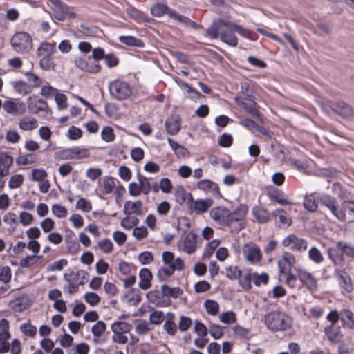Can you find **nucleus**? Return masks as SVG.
<instances>
[{
  "label": "nucleus",
  "instance_id": "2",
  "mask_svg": "<svg viewBox=\"0 0 354 354\" xmlns=\"http://www.w3.org/2000/svg\"><path fill=\"white\" fill-rule=\"evenodd\" d=\"M104 50L101 48H95L93 50L91 56L88 57L77 56L75 59V64L82 71L90 73H97L101 69L98 61L104 59Z\"/></svg>",
  "mask_w": 354,
  "mask_h": 354
},
{
  "label": "nucleus",
  "instance_id": "9",
  "mask_svg": "<svg viewBox=\"0 0 354 354\" xmlns=\"http://www.w3.org/2000/svg\"><path fill=\"white\" fill-rule=\"evenodd\" d=\"M196 235L190 232L182 236L177 243L178 249L188 254L194 253L197 248Z\"/></svg>",
  "mask_w": 354,
  "mask_h": 354
},
{
  "label": "nucleus",
  "instance_id": "32",
  "mask_svg": "<svg viewBox=\"0 0 354 354\" xmlns=\"http://www.w3.org/2000/svg\"><path fill=\"white\" fill-rule=\"evenodd\" d=\"M41 255H28L25 258H22L19 261V266L23 268H29L36 265L43 259Z\"/></svg>",
  "mask_w": 354,
  "mask_h": 354
},
{
  "label": "nucleus",
  "instance_id": "3",
  "mask_svg": "<svg viewBox=\"0 0 354 354\" xmlns=\"http://www.w3.org/2000/svg\"><path fill=\"white\" fill-rule=\"evenodd\" d=\"M262 320L267 328L272 331L286 330L291 327L292 323L290 316L279 310H274L265 315Z\"/></svg>",
  "mask_w": 354,
  "mask_h": 354
},
{
  "label": "nucleus",
  "instance_id": "18",
  "mask_svg": "<svg viewBox=\"0 0 354 354\" xmlns=\"http://www.w3.org/2000/svg\"><path fill=\"white\" fill-rule=\"evenodd\" d=\"M4 111L12 115H23L26 108L25 104L21 102H15L12 100H6L3 104Z\"/></svg>",
  "mask_w": 354,
  "mask_h": 354
},
{
  "label": "nucleus",
  "instance_id": "19",
  "mask_svg": "<svg viewBox=\"0 0 354 354\" xmlns=\"http://www.w3.org/2000/svg\"><path fill=\"white\" fill-rule=\"evenodd\" d=\"M196 187L198 189L210 194L213 196L221 195L218 184L210 180L204 179L199 180L196 184Z\"/></svg>",
  "mask_w": 354,
  "mask_h": 354
},
{
  "label": "nucleus",
  "instance_id": "26",
  "mask_svg": "<svg viewBox=\"0 0 354 354\" xmlns=\"http://www.w3.org/2000/svg\"><path fill=\"white\" fill-rule=\"evenodd\" d=\"M335 275L337 277L339 286L346 292H351L353 290V284L349 274L340 270H335Z\"/></svg>",
  "mask_w": 354,
  "mask_h": 354
},
{
  "label": "nucleus",
  "instance_id": "56",
  "mask_svg": "<svg viewBox=\"0 0 354 354\" xmlns=\"http://www.w3.org/2000/svg\"><path fill=\"white\" fill-rule=\"evenodd\" d=\"M336 246L339 250H341L346 256L354 259V246L348 245L346 243L339 241L337 243Z\"/></svg>",
  "mask_w": 354,
  "mask_h": 354
},
{
  "label": "nucleus",
  "instance_id": "4",
  "mask_svg": "<svg viewBox=\"0 0 354 354\" xmlns=\"http://www.w3.org/2000/svg\"><path fill=\"white\" fill-rule=\"evenodd\" d=\"M223 26L233 28L234 30L240 35L251 39V32L248 30L238 24L227 21L223 19L214 20L212 25L206 30L205 35L212 39L218 38V30Z\"/></svg>",
  "mask_w": 354,
  "mask_h": 354
},
{
  "label": "nucleus",
  "instance_id": "48",
  "mask_svg": "<svg viewBox=\"0 0 354 354\" xmlns=\"http://www.w3.org/2000/svg\"><path fill=\"white\" fill-rule=\"evenodd\" d=\"M97 247L105 254H110L113 250V243L109 239H103L97 242Z\"/></svg>",
  "mask_w": 354,
  "mask_h": 354
},
{
  "label": "nucleus",
  "instance_id": "1",
  "mask_svg": "<svg viewBox=\"0 0 354 354\" xmlns=\"http://www.w3.org/2000/svg\"><path fill=\"white\" fill-rule=\"evenodd\" d=\"M248 208L245 205H240L234 212H230L223 206L213 207L210 218L218 225L228 227L232 232H239L245 226V217Z\"/></svg>",
  "mask_w": 354,
  "mask_h": 354
},
{
  "label": "nucleus",
  "instance_id": "10",
  "mask_svg": "<svg viewBox=\"0 0 354 354\" xmlns=\"http://www.w3.org/2000/svg\"><path fill=\"white\" fill-rule=\"evenodd\" d=\"M48 174L44 169H34L31 171L29 178L32 181L39 183V189L41 193L48 192L50 184L47 179Z\"/></svg>",
  "mask_w": 354,
  "mask_h": 354
},
{
  "label": "nucleus",
  "instance_id": "13",
  "mask_svg": "<svg viewBox=\"0 0 354 354\" xmlns=\"http://www.w3.org/2000/svg\"><path fill=\"white\" fill-rule=\"evenodd\" d=\"M297 263L295 256L289 252L283 253L281 258L279 259L277 265L280 273L286 274L290 272L292 268Z\"/></svg>",
  "mask_w": 354,
  "mask_h": 354
},
{
  "label": "nucleus",
  "instance_id": "23",
  "mask_svg": "<svg viewBox=\"0 0 354 354\" xmlns=\"http://www.w3.org/2000/svg\"><path fill=\"white\" fill-rule=\"evenodd\" d=\"M13 158L6 152L0 153V177L4 178L10 174Z\"/></svg>",
  "mask_w": 354,
  "mask_h": 354
},
{
  "label": "nucleus",
  "instance_id": "49",
  "mask_svg": "<svg viewBox=\"0 0 354 354\" xmlns=\"http://www.w3.org/2000/svg\"><path fill=\"white\" fill-rule=\"evenodd\" d=\"M219 320L221 322L226 324L230 325L236 322V316L234 312L230 310L225 313H221L219 315Z\"/></svg>",
  "mask_w": 354,
  "mask_h": 354
},
{
  "label": "nucleus",
  "instance_id": "6",
  "mask_svg": "<svg viewBox=\"0 0 354 354\" xmlns=\"http://www.w3.org/2000/svg\"><path fill=\"white\" fill-rule=\"evenodd\" d=\"M110 95L117 100H123L129 98L132 94V88L126 81L115 79L109 84Z\"/></svg>",
  "mask_w": 354,
  "mask_h": 354
},
{
  "label": "nucleus",
  "instance_id": "27",
  "mask_svg": "<svg viewBox=\"0 0 354 354\" xmlns=\"http://www.w3.org/2000/svg\"><path fill=\"white\" fill-rule=\"evenodd\" d=\"M18 127L24 131H32L38 127L37 120L30 115H26L19 120Z\"/></svg>",
  "mask_w": 354,
  "mask_h": 354
},
{
  "label": "nucleus",
  "instance_id": "42",
  "mask_svg": "<svg viewBox=\"0 0 354 354\" xmlns=\"http://www.w3.org/2000/svg\"><path fill=\"white\" fill-rule=\"evenodd\" d=\"M340 319L349 328H354V314L348 309H344L340 312Z\"/></svg>",
  "mask_w": 354,
  "mask_h": 354
},
{
  "label": "nucleus",
  "instance_id": "53",
  "mask_svg": "<svg viewBox=\"0 0 354 354\" xmlns=\"http://www.w3.org/2000/svg\"><path fill=\"white\" fill-rule=\"evenodd\" d=\"M119 39L120 42L128 46L137 47H142L144 46L142 41L140 39L132 36H120Z\"/></svg>",
  "mask_w": 354,
  "mask_h": 354
},
{
  "label": "nucleus",
  "instance_id": "58",
  "mask_svg": "<svg viewBox=\"0 0 354 354\" xmlns=\"http://www.w3.org/2000/svg\"><path fill=\"white\" fill-rule=\"evenodd\" d=\"M52 213L59 218H64L67 216L68 210L59 204H54L51 207Z\"/></svg>",
  "mask_w": 354,
  "mask_h": 354
},
{
  "label": "nucleus",
  "instance_id": "28",
  "mask_svg": "<svg viewBox=\"0 0 354 354\" xmlns=\"http://www.w3.org/2000/svg\"><path fill=\"white\" fill-rule=\"evenodd\" d=\"M46 106V102L35 95L30 96L28 98V107L33 113H37L41 111L45 110Z\"/></svg>",
  "mask_w": 354,
  "mask_h": 354
},
{
  "label": "nucleus",
  "instance_id": "45",
  "mask_svg": "<svg viewBox=\"0 0 354 354\" xmlns=\"http://www.w3.org/2000/svg\"><path fill=\"white\" fill-rule=\"evenodd\" d=\"M252 213L260 223H266L270 219L268 212L263 207H256L252 209Z\"/></svg>",
  "mask_w": 354,
  "mask_h": 354
},
{
  "label": "nucleus",
  "instance_id": "36",
  "mask_svg": "<svg viewBox=\"0 0 354 354\" xmlns=\"http://www.w3.org/2000/svg\"><path fill=\"white\" fill-rule=\"evenodd\" d=\"M169 11H173V10L161 3L154 4L150 10L151 14L156 17H160L164 14H167L169 16Z\"/></svg>",
  "mask_w": 354,
  "mask_h": 354
},
{
  "label": "nucleus",
  "instance_id": "64",
  "mask_svg": "<svg viewBox=\"0 0 354 354\" xmlns=\"http://www.w3.org/2000/svg\"><path fill=\"white\" fill-rule=\"evenodd\" d=\"M159 187L161 192L164 194L171 193L173 189L172 183L168 178H161L159 181Z\"/></svg>",
  "mask_w": 354,
  "mask_h": 354
},
{
  "label": "nucleus",
  "instance_id": "22",
  "mask_svg": "<svg viewBox=\"0 0 354 354\" xmlns=\"http://www.w3.org/2000/svg\"><path fill=\"white\" fill-rule=\"evenodd\" d=\"M226 28L227 29L225 30H222V27L221 28L218 30V37L223 42L233 47L236 46L238 39L234 33L235 31L233 28L229 27Z\"/></svg>",
  "mask_w": 354,
  "mask_h": 354
},
{
  "label": "nucleus",
  "instance_id": "21",
  "mask_svg": "<svg viewBox=\"0 0 354 354\" xmlns=\"http://www.w3.org/2000/svg\"><path fill=\"white\" fill-rule=\"evenodd\" d=\"M31 305V301L27 296L22 295L11 300L8 306L15 312H22Z\"/></svg>",
  "mask_w": 354,
  "mask_h": 354
},
{
  "label": "nucleus",
  "instance_id": "54",
  "mask_svg": "<svg viewBox=\"0 0 354 354\" xmlns=\"http://www.w3.org/2000/svg\"><path fill=\"white\" fill-rule=\"evenodd\" d=\"M9 324L8 322L2 319L0 320V341H7L10 335L8 331Z\"/></svg>",
  "mask_w": 354,
  "mask_h": 354
},
{
  "label": "nucleus",
  "instance_id": "40",
  "mask_svg": "<svg viewBox=\"0 0 354 354\" xmlns=\"http://www.w3.org/2000/svg\"><path fill=\"white\" fill-rule=\"evenodd\" d=\"M174 315L173 313L167 314V319L163 325L165 331L171 335H174L176 333V325L174 322Z\"/></svg>",
  "mask_w": 354,
  "mask_h": 354
},
{
  "label": "nucleus",
  "instance_id": "33",
  "mask_svg": "<svg viewBox=\"0 0 354 354\" xmlns=\"http://www.w3.org/2000/svg\"><path fill=\"white\" fill-rule=\"evenodd\" d=\"M56 48L55 45L44 42L37 48V55L40 57H50V56L55 52Z\"/></svg>",
  "mask_w": 354,
  "mask_h": 354
},
{
  "label": "nucleus",
  "instance_id": "16",
  "mask_svg": "<svg viewBox=\"0 0 354 354\" xmlns=\"http://www.w3.org/2000/svg\"><path fill=\"white\" fill-rule=\"evenodd\" d=\"M234 101L237 105L240 106L252 115L258 116L259 113L257 110V104L253 99L250 97H242L239 95L234 98Z\"/></svg>",
  "mask_w": 354,
  "mask_h": 354
},
{
  "label": "nucleus",
  "instance_id": "29",
  "mask_svg": "<svg viewBox=\"0 0 354 354\" xmlns=\"http://www.w3.org/2000/svg\"><path fill=\"white\" fill-rule=\"evenodd\" d=\"M332 110L337 114L345 118H351L354 117V111L353 109L344 102H339L335 104L333 106Z\"/></svg>",
  "mask_w": 354,
  "mask_h": 354
},
{
  "label": "nucleus",
  "instance_id": "7",
  "mask_svg": "<svg viewBox=\"0 0 354 354\" xmlns=\"http://www.w3.org/2000/svg\"><path fill=\"white\" fill-rule=\"evenodd\" d=\"M11 46L18 53H27L32 48L31 37L26 32H17L12 35L10 39Z\"/></svg>",
  "mask_w": 354,
  "mask_h": 354
},
{
  "label": "nucleus",
  "instance_id": "30",
  "mask_svg": "<svg viewBox=\"0 0 354 354\" xmlns=\"http://www.w3.org/2000/svg\"><path fill=\"white\" fill-rule=\"evenodd\" d=\"M212 204L213 201L211 198L198 199L193 201V208L196 213L201 214L207 212Z\"/></svg>",
  "mask_w": 354,
  "mask_h": 354
},
{
  "label": "nucleus",
  "instance_id": "47",
  "mask_svg": "<svg viewBox=\"0 0 354 354\" xmlns=\"http://www.w3.org/2000/svg\"><path fill=\"white\" fill-rule=\"evenodd\" d=\"M187 195H188L191 198L192 194H187L185 189L182 186H177L175 188L174 190V196L176 198V201L178 204H183L187 198ZM193 201V199H192Z\"/></svg>",
  "mask_w": 354,
  "mask_h": 354
},
{
  "label": "nucleus",
  "instance_id": "63",
  "mask_svg": "<svg viewBox=\"0 0 354 354\" xmlns=\"http://www.w3.org/2000/svg\"><path fill=\"white\" fill-rule=\"evenodd\" d=\"M85 301L92 306H97L100 301V297L93 292H86L84 296Z\"/></svg>",
  "mask_w": 354,
  "mask_h": 354
},
{
  "label": "nucleus",
  "instance_id": "41",
  "mask_svg": "<svg viewBox=\"0 0 354 354\" xmlns=\"http://www.w3.org/2000/svg\"><path fill=\"white\" fill-rule=\"evenodd\" d=\"M161 289L164 295L169 299L170 297L177 298L183 293V290L178 287H170L167 285H162Z\"/></svg>",
  "mask_w": 354,
  "mask_h": 354
},
{
  "label": "nucleus",
  "instance_id": "51",
  "mask_svg": "<svg viewBox=\"0 0 354 354\" xmlns=\"http://www.w3.org/2000/svg\"><path fill=\"white\" fill-rule=\"evenodd\" d=\"M252 279V282L257 286H259L262 284H267L269 279V276L266 273L259 274L257 272H252L250 277Z\"/></svg>",
  "mask_w": 354,
  "mask_h": 354
},
{
  "label": "nucleus",
  "instance_id": "8",
  "mask_svg": "<svg viewBox=\"0 0 354 354\" xmlns=\"http://www.w3.org/2000/svg\"><path fill=\"white\" fill-rule=\"evenodd\" d=\"M242 254L245 259L251 264L260 263L263 257L260 248L252 241L243 245Z\"/></svg>",
  "mask_w": 354,
  "mask_h": 354
},
{
  "label": "nucleus",
  "instance_id": "20",
  "mask_svg": "<svg viewBox=\"0 0 354 354\" xmlns=\"http://www.w3.org/2000/svg\"><path fill=\"white\" fill-rule=\"evenodd\" d=\"M297 277L310 290L314 291L317 289V281L310 272L300 269L298 270Z\"/></svg>",
  "mask_w": 354,
  "mask_h": 354
},
{
  "label": "nucleus",
  "instance_id": "50",
  "mask_svg": "<svg viewBox=\"0 0 354 354\" xmlns=\"http://www.w3.org/2000/svg\"><path fill=\"white\" fill-rule=\"evenodd\" d=\"M204 306L205 308V310L207 313L209 315L215 316L218 313L219 311V304L218 302L214 301V300H206L204 302Z\"/></svg>",
  "mask_w": 354,
  "mask_h": 354
},
{
  "label": "nucleus",
  "instance_id": "61",
  "mask_svg": "<svg viewBox=\"0 0 354 354\" xmlns=\"http://www.w3.org/2000/svg\"><path fill=\"white\" fill-rule=\"evenodd\" d=\"M135 330L138 335H145L151 330V328L148 322L141 321L136 326Z\"/></svg>",
  "mask_w": 354,
  "mask_h": 354
},
{
  "label": "nucleus",
  "instance_id": "44",
  "mask_svg": "<svg viewBox=\"0 0 354 354\" xmlns=\"http://www.w3.org/2000/svg\"><path fill=\"white\" fill-rule=\"evenodd\" d=\"M308 256L309 259L316 264H320L324 260V257L322 255L321 251L315 246L310 248L308 250Z\"/></svg>",
  "mask_w": 354,
  "mask_h": 354
},
{
  "label": "nucleus",
  "instance_id": "25",
  "mask_svg": "<svg viewBox=\"0 0 354 354\" xmlns=\"http://www.w3.org/2000/svg\"><path fill=\"white\" fill-rule=\"evenodd\" d=\"M166 131L169 135H176L180 130L181 122L178 115H171L165 122Z\"/></svg>",
  "mask_w": 354,
  "mask_h": 354
},
{
  "label": "nucleus",
  "instance_id": "14",
  "mask_svg": "<svg viewBox=\"0 0 354 354\" xmlns=\"http://www.w3.org/2000/svg\"><path fill=\"white\" fill-rule=\"evenodd\" d=\"M52 4V11L55 18L59 21L64 20L66 17H73V14L70 12L69 8L63 4L60 0H49Z\"/></svg>",
  "mask_w": 354,
  "mask_h": 354
},
{
  "label": "nucleus",
  "instance_id": "31",
  "mask_svg": "<svg viewBox=\"0 0 354 354\" xmlns=\"http://www.w3.org/2000/svg\"><path fill=\"white\" fill-rule=\"evenodd\" d=\"M139 287L142 290H147L151 286L152 279L151 272L147 268H142L139 273Z\"/></svg>",
  "mask_w": 354,
  "mask_h": 354
},
{
  "label": "nucleus",
  "instance_id": "52",
  "mask_svg": "<svg viewBox=\"0 0 354 354\" xmlns=\"http://www.w3.org/2000/svg\"><path fill=\"white\" fill-rule=\"evenodd\" d=\"M139 220L135 216H127L120 221V225L125 230H131L133 227L138 225Z\"/></svg>",
  "mask_w": 354,
  "mask_h": 354
},
{
  "label": "nucleus",
  "instance_id": "43",
  "mask_svg": "<svg viewBox=\"0 0 354 354\" xmlns=\"http://www.w3.org/2000/svg\"><path fill=\"white\" fill-rule=\"evenodd\" d=\"M337 248H328L327 249V254L328 258L332 261V262L337 266L342 265L344 263V259L342 255L339 254L337 251Z\"/></svg>",
  "mask_w": 354,
  "mask_h": 354
},
{
  "label": "nucleus",
  "instance_id": "59",
  "mask_svg": "<svg viewBox=\"0 0 354 354\" xmlns=\"http://www.w3.org/2000/svg\"><path fill=\"white\" fill-rule=\"evenodd\" d=\"M75 207L84 212H89L92 209V203L90 201L81 198L76 203Z\"/></svg>",
  "mask_w": 354,
  "mask_h": 354
},
{
  "label": "nucleus",
  "instance_id": "11",
  "mask_svg": "<svg viewBox=\"0 0 354 354\" xmlns=\"http://www.w3.org/2000/svg\"><path fill=\"white\" fill-rule=\"evenodd\" d=\"M282 245L284 247L290 248L292 251L302 252L307 249V241L295 234H290L282 240Z\"/></svg>",
  "mask_w": 354,
  "mask_h": 354
},
{
  "label": "nucleus",
  "instance_id": "57",
  "mask_svg": "<svg viewBox=\"0 0 354 354\" xmlns=\"http://www.w3.org/2000/svg\"><path fill=\"white\" fill-rule=\"evenodd\" d=\"M5 140L11 144H16L21 140V136L15 129H9L6 132Z\"/></svg>",
  "mask_w": 354,
  "mask_h": 354
},
{
  "label": "nucleus",
  "instance_id": "38",
  "mask_svg": "<svg viewBox=\"0 0 354 354\" xmlns=\"http://www.w3.org/2000/svg\"><path fill=\"white\" fill-rule=\"evenodd\" d=\"M169 17L174 18L178 20L179 22L185 24V26L192 27L194 29H196L197 28L199 27V26L196 23L192 21L185 16L177 14L174 10L169 11Z\"/></svg>",
  "mask_w": 354,
  "mask_h": 354
},
{
  "label": "nucleus",
  "instance_id": "12",
  "mask_svg": "<svg viewBox=\"0 0 354 354\" xmlns=\"http://www.w3.org/2000/svg\"><path fill=\"white\" fill-rule=\"evenodd\" d=\"M320 201L321 203L326 207L339 221H343L346 219L345 212L339 207L334 198L324 195L321 197Z\"/></svg>",
  "mask_w": 354,
  "mask_h": 354
},
{
  "label": "nucleus",
  "instance_id": "62",
  "mask_svg": "<svg viewBox=\"0 0 354 354\" xmlns=\"http://www.w3.org/2000/svg\"><path fill=\"white\" fill-rule=\"evenodd\" d=\"M25 75L30 87H39L42 84V80L35 74L28 72L25 73Z\"/></svg>",
  "mask_w": 354,
  "mask_h": 354
},
{
  "label": "nucleus",
  "instance_id": "46",
  "mask_svg": "<svg viewBox=\"0 0 354 354\" xmlns=\"http://www.w3.org/2000/svg\"><path fill=\"white\" fill-rule=\"evenodd\" d=\"M24 180V176L20 174L12 175L8 180V187L11 189H15L21 186Z\"/></svg>",
  "mask_w": 354,
  "mask_h": 354
},
{
  "label": "nucleus",
  "instance_id": "34",
  "mask_svg": "<svg viewBox=\"0 0 354 354\" xmlns=\"http://www.w3.org/2000/svg\"><path fill=\"white\" fill-rule=\"evenodd\" d=\"M37 162V158L32 153L21 154L16 158L18 166H27L34 165Z\"/></svg>",
  "mask_w": 354,
  "mask_h": 354
},
{
  "label": "nucleus",
  "instance_id": "39",
  "mask_svg": "<svg viewBox=\"0 0 354 354\" xmlns=\"http://www.w3.org/2000/svg\"><path fill=\"white\" fill-rule=\"evenodd\" d=\"M132 325L130 323L118 321L113 322L111 326V331H116L122 333H128L132 330Z\"/></svg>",
  "mask_w": 354,
  "mask_h": 354
},
{
  "label": "nucleus",
  "instance_id": "37",
  "mask_svg": "<svg viewBox=\"0 0 354 354\" xmlns=\"http://www.w3.org/2000/svg\"><path fill=\"white\" fill-rule=\"evenodd\" d=\"M106 326L104 322L98 321L91 328V332L93 335V341L95 343L99 342V338L106 330Z\"/></svg>",
  "mask_w": 354,
  "mask_h": 354
},
{
  "label": "nucleus",
  "instance_id": "17",
  "mask_svg": "<svg viewBox=\"0 0 354 354\" xmlns=\"http://www.w3.org/2000/svg\"><path fill=\"white\" fill-rule=\"evenodd\" d=\"M147 298L151 303L158 306H167L171 303L170 299L164 295L162 290H153L149 291L147 294Z\"/></svg>",
  "mask_w": 354,
  "mask_h": 354
},
{
  "label": "nucleus",
  "instance_id": "5",
  "mask_svg": "<svg viewBox=\"0 0 354 354\" xmlns=\"http://www.w3.org/2000/svg\"><path fill=\"white\" fill-rule=\"evenodd\" d=\"M164 266L158 271V276L165 278L172 275L175 270H183L184 269V262L180 258L174 257V254L171 252H164L162 254Z\"/></svg>",
  "mask_w": 354,
  "mask_h": 354
},
{
  "label": "nucleus",
  "instance_id": "35",
  "mask_svg": "<svg viewBox=\"0 0 354 354\" xmlns=\"http://www.w3.org/2000/svg\"><path fill=\"white\" fill-rule=\"evenodd\" d=\"M167 142L178 158H185L188 156L189 152L185 147L169 138H167Z\"/></svg>",
  "mask_w": 354,
  "mask_h": 354
},
{
  "label": "nucleus",
  "instance_id": "60",
  "mask_svg": "<svg viewBox=\"0 0 354 354\" xmlns=\"http://www.w3.org/2000/svg\"><path fill=\"white\" fill-rule=\"evenodd\" d=\"M115 187L113 178L110 176H106L102 183V192L104 194H110Z\"/></svg>",
  "mask_w": 354,
  "mask_h": 354
},
{
  "label": "nucleus",
  "instance_id": "15",
  "mask_svg": "<svg viewBox=\"0 0 354 354\" xmlns=\"http://www.w3.org/2000/svg\"><path fill=\"white\" fill-rule=\"evenodd\" d=\"M64 153L67 159L82 160L90 157L88 149L77 146L65 149Z\"/></svg>",
  "mask_w": 354,
  "mask_h": 354
},
{
  "label": "nucleus",
  "instance_id": "24",
  "mask_svg": "<svg viewBox=\"0 0 354 354\" xmlns=\"http://www.w3.org/2000/svg\"><path fill=\"white\" fill-rule=\"evenodd\" d=\"M142 205L143 203L141 201H127L124 203L123 213L127 216L141 215L142 214Z\"/></svg>",
  "mask_w": 354,
  "mask_h": 354
},
{
  "label": "nucleus",
  "instance_id": "55",
  "mask_svg": "<svg viewBox=\"0 0 354 354\" xmlns=\"http://www.w3.org/2000/svg\"><path fill=\"white\" fill-rule=\"evenodd\" d=\"M137 178L138 180V185H140V188L143 191V194L145 195H147L151 191V185L147 178L141 175L140 174H137Z\"/></svg>",
  "mask_w": 354,
  "mask_h": 354
}]
</instances>
